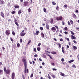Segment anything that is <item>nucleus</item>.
I'll list each match as a JSON object with an SVG mask.
<instances>
[{"mask_svg":"<svg viewBox=\"0 0 79 79\" xmlns=\"http://www.w3.org/2000/svg\"><path fill=\"white\" fill-rule=\"evenodd\" d=\"M22 61L24 63V66L25 67L24 68V74H26V69L27 68V61L26 59L24 57L23 58V59L22 60Z\"/></svg>","mask_w":79,"mask_h":79,"instance_id":"1","label":"nucleus"},{"mask_svg":"<svg viewBox=\"0 0 79 79\" xmlns=\"http://www.w3.org/2000/svg\"><path fill=\"white\" fill-rule=\"evenodd\" d=\"M4 72H5L7 74H8V75H10V74L11 71L9 69H6V67H4Z\"/></svg>","mask_w":79,"mask_h":79,"instance_id":"2","label":"nucleus"},{"mask_svg":"<svg viewBox=\"0 0 79 79\" xmlns=\"http://www.w3.org/2000/svg\"><path fill=\"white\" fill-rule=\"evenodd\" d=\"M5 34L6 35L8 36L11 34L10 32V30H7L5 31Z\"/></svg>","mask_w":79,"mask_h":79,"instance_id":"3","label":"nucleus"},{"mask_svg":"<svg viewBox=\"0 0 79 79\" xmlns=\"http://www.w3.org/2000/svg\"><path fill=\"white\" fill-rule=\"evenodd\" d=\"M63 19V17L62 16H59L57 17L56 18V20L57 21H62Z\"/></svg>","mask_w":79,"mask_h":79,"instance_id":"4","label":"nucleus"},{"mask_svg":"<svg viewBox=\"0 0 79 79\" xmlns=\"http://www.w3.org/2000/svg\"><path fill=\"white\" fill-rule=\"evenodd\" d=\"M51 31H52V32H56V28L55 27H52L51 29Z\"/></svg>","mask_w":79,"mask_h":79,"instance_id":"5","label":"nucleus"},{"mask_svg":"<svg viewBox=\"0 0 79 79\" xmlns=\"http://www.w3.org/2000/svg\"><path fill=\"white\" fill-rule=\"evenodd\" d=\"M1 16L3 18H5V15L4 14V13L2 11L1 12Z\"/></svg>","mask_w":79,"mask_h":79,"instance_id":"6","label":"nucleus"},{"mask_svg":"<svg viewBox=\"0 0 79 79\" xmlns=\"http://www.w3.org/2000/svg\"><path fill=\"white\" fill-rule=\"evenodd\" d=\"M29 4V2H28L25 1L23 3L24 5L25 6H26L27 5Z\"/></svg>","mask_w":79,"mask_h":79,"instance_id":"7","label":"nucleus"},{"mask_svg":"<svg viewBox=\"0 0 79 79\" xmlns=\"http://www.w3.org/2000/svg\"><path fill=\"white\" fill-rule=\"evenodd\" d=\"M12 79H14L15 77V73H13L11 75Z\"/></svg>","mask_w":79,"mask_h":79,"instance_id":"8","label":"nucleus"},{"mask_svg":"<svg viewBox=\"0 0 79 79\" xmlns=\"http://www.w3.org/2000/svg\"><path fill=\"white\" fill-rule=\"evenodd\" d=\"M39 31H38L36 32V33L34 34V35H39Z\"/></svg>","mask_w":79,"mask_h":79,"instance_id":"9","label":"nucleus"},{"mask_svg":"<svg viewBox=\"0 0 79 79\" xmlns=\"http://www.w3.org/2000/svg\"><path fill=\"white\" fill-rule=\"evenodd\" d=\"M21 36H22V37H23V36H24L25 35H26V32H25L24 33H21L20 34V35H21Z\"/></svg>","mask_w":79,"mask_h":79,"instance_id":"10","label":"nucleus"},{"mask_svg":"<svg viewBox=\"0 0 79 79\" xmlns=\"http://www.w3.org/2000/svg\"><path fill=\"white\" fill-rule=\"evenodd\" d=\"M46 26L47 29H49L50 28V26H49V25L48 24H47L46 25Z\"/></svg>","mask_w":79,"mask_h":79,"instance_id":"11","label":"nucleus"},{"mask_svg":"<svg viewBox=\"0 0 79 79\" xmlns=\"http://www.w3.org/2000/svg\"><path fill=\"white\" fill-rule=\"evenodd\" d=\"M3 74V70H0V75H2Z\"/></svg>","mask_w":79,"mask_h":79,"instance_id":"12","label":"nucleus"},{"mask_svg":"<svg viewBox=\"0 0 79 79\" xmlns=\"http://www.w3.org/2000/svg\"><path fill=\"white\" fill-rule=\"evenodd\" d=\"M71 39H76V37L73 36V35H72L71 36Z\"/></svg>","mask_w":79,"mask_h":79,"instance_id":"13","label":"nucleus"},{"mask_svg":"<svg viewBox=\"0 0 79 79\" xmlns=\"http://www.w3.org/2000/svg\"><path fill=\"white\" fill-rule=\"evenodd\" d=\"M41 36L42 37V38H44L45 35L43 33H41Z\"/></svg>","mask_w":79,"mask_h":79,"instance_id":"14","label":"nucleus"},{"mask_svg":"<svg viewBox=\"0 0 79 79\" xmlns=\"http://www.w3.org/2000/svg\"><path fill=\"white\" fill-rule=\"evenodd\" d=\"M48 76H47V77L48 78V79H52V78L51 77H50V74H48Z\"/></svg>","mask_w":79,"mask_h":79,"instance_id":"15","label":"nucleus"},{"mask_svg":"<svg viewBox=\"0 0 79 79\" xmlns=\"http://www.w3.org/2000/svg\"><path fill=\"white\" fill-rule=\"evenodd\" d=\"M73 61H74V60H72L69 61V63H72V62H73Z\"/></svg>","mask_w":79,"mask_h":79,"instance_id":"16","label":"nucleus"},{"mask_svg":"<svg viewBox=\"0 0 79 79\" xmlns=\"http://www.w3.org/2000/svg\"><path fill=\"white\" fill-rule=\"evenodd\" d=\"M51 53H52V54H55L56 55V52H51Z\"/></svg>","mask_w":79,"mask_h":79,"instance_id":"17","label":"nucleus"},{"mask_svg":"<svg viewBox=\"0 0 79 79\" xmlns=\"http://www.w3.org/2000/svg\"><path fill=\"white\" fill-rule=\"evenodd\" d=\"M14 7L15 8H19V6H18V5H15L14 6Z\"/></svg>","mask_w":79,"mask_h":79,"instance_id":"18","label":"nucleus"},{"mask_svg":"<svg viewBox=\"0 0 79 79\" xmlns=\"http://www.w3.org/2000/svg\"><path fill=\"white\" fill-rule=\"evenodd\" d=\"M60 75L62 76H64V73H62V72H60Z\"/></svg>","mask_w":79,"mask_h":79,"instance_id":"19","label":"nucleus"},{"mask_svg":"<svg viewBox=\"0 0 79 79\" xmlns=\"http://www.w3.org/2000/svg\"><path fill=\"white\" fill-rule=\"evenodd\" d=\"M64 48L63 47H62V52L63 53H64Z\"/></svg>","mask_w":79,"mask_h":79,"instance_id":"20","label":"nucleus"},{"mask_svg":"<svg viewBox=\"0 0 79 79\" xmlns=\"http://www.w3.org/2000/svg\"><path fill=\"white\" fill-rule=\"evenodd\" d=\"M42 57H43V58H46V55H45L44 54H43L42 55Z\"/></svg>","mask_w":79,"mask_h":79,"instance_id":"21","label":"nucleus"},{"mask_svg":"<svg viewBox=\"0 0 79 79\" xmlns=\"http://www.w3.org/2000/svg\"><path fill=\"white\" fill-rule=\"evenodd\" d=\"M12 35H14V36H15L16 35V33H15V32L14 31H12Z\"/></svg>","mask_w":79,"mask_h":79,"instance_id":"22","label":"nucleus"},{"mask_svg":"<svg viewBox=\"0 0 79 79\" xmlns=\"http://www.w3.org/2000/svg\"><path fill=\"white\" fill-rule=\"evenodd\" d=\"M50 23L52 24H53V20L52 19H51Z\"/></svg>","mask_w":79,"mask_h":79,"instance_id":"23","label":"nucleus"},{"mask_svg":"<svg viewBox=\"0 0 79 79\" xmlns=\"http://www.w3.org/2000/svg\"><path fill=\"white\" fill-rule=\"evenodd\" d=\"M40 49H41L40 47H38L37 48V50L38 51H40Z\"/></svg>","mask_w":79,"mask_h":79,"instance_id":"24","label":"nucleus"},{"mask_svg":"<svg viewBox=\"0 0 79 79\" xmlns=\"http://www.w3.org/2000/svg\"><path fill=\"white\" fill-rule=\"evenodd\" d=\"M21 13V10H20L18 12V14L19 15Z\"/></svg>","mask_w":79,"mask_h":79,"instance_id":"25","label":"nucleus"},{"mask_svg":"<svg viewBox=\"0 0 79 79\" xmlns=\"http://www.w3.org/2000/svg\"><path fill=\"white\" fill-rule=\"evenodd\" d=\"M0 4H5V2L3 0H2L1 2H0Z\"/></svg>","mask_w":79,"mask_h":79,"instance_id":"26","label":"nucleus"},{"mask_svg":"<svg viewBox=\"0 0 79 79\" xmlns=\"http://www.w3.org/2000/svg\"><path fill=\"white\" fill-rule=\"evenodd\" d=\"M48 56L50 57L51 60H53V57H51L50 55L49 54H48L47 55Z\"/></svg>","mask_w":79,"mask_h":79,"instance_id":"27","label":"nucleus"},{"mask_svg":"<svg viewBox=\"0 0 79 79\" xmlns=\"http://www.w3.org/2000/svg\"><path fill=\"white\" fill-rule=\"evenodd\" d=\"M3 55V53H1V52H0V58H2V55Z\"/></svg>","mask_w":79,"mask_h":79,"instance_id":"28","label":"nucleus"},{"mask_svg":"<svg viewBox=\"0 0 79 79\" xmlns=\"http://www.w3.org/2000/svg\"><path fill=\"white\" fill-rule=\"evenodd\" d=\"M73 48L74 50H77V47L74 46H73Z\"/></svg>","mask_w":79,"mask_h":79,"instance_id":"29","label":"nucleus"},{"mask_svg":"<svg viewBox=\"0 0 79 79\" xmlns=\"http://www.w3.org/2000/svg\"><path fill=\"white\" fill-rule=\"evenodd\" d=\"M15 23L16 26H19V24H18V23L17 22H15Z\"/></svg>","mask_w":79,"mask_h":79,"instance_id":"30","label":"nucleus"},{"mask_svg":"<svg viewBox=\"0 0 79 79\" xmlns=\"http://www.w3.org/2000/svg\"><path fill=\"white\" fill-rule=\"evenodd\" d=\"M73 16L75 18H76V15L74 14H73Z\"/></svg>","mask_w":79,"mask_h":79,"instance_id":"31","label":"nucleus"},{"mask_svg":"<svg viewBox=\"0 0 79 79\" xmlns=\"http://www.w3.org/2000/svg\"><path fill=\"white\" fill-rule=\"evenodd\" d=\"M58 44L59 45V48H61V44L60 43Z\"/></svg>","mask_w":79,"mask_h":79,"instance_id":"32","label":"nucleus"},{"mask_svg":"<svg viewBox=\"0 0 79 79\" xmlns=\"http://www.w3.org/2000/svg\"><path fill=\"white\" fill-rule=\"evenodd\" d=\"M70 32L72 34V35H74V33L72 31H70Z\"/></svg>","mask_w":79,"mask_h":79,"instance_id":"33","label":"nucleus"},{"mask_svg":"<svg viewBox=\"0 0 79 79\" xmlns=\"http://www.w3.org/2000/svg\"><path fill=\"white\" fill-rule=\"evenodd\" d=\"M26 72H27V73H29V69H26ZM27 73H26V74H27Z\"/></svg>","mask_w":79,"mask_h":79,"instance_id":"34","label":"nucleus"},{"mask_svg":"<svg viewBox=\"0 0 79 79\" xmlns=\"http://www.w3.org/2000/svg\"><path fill=\"white\" fill-rule=\"evenodd\" d=\"M51 76L52 77H53V78H55V77H56L55 76V75L53 74Z\"/></svg>","mask_w":79,"mask_h":79,"instance_id":"35","label":"nucleus"},{"mask_svg":"<svg viewBox=\"0 0 79 79\" xmlns=\"http://www.w3.org/2000/svg\"><path fill=\"white\" fill-rule=\"evenodd\" d=\"M33 50L35 52H37V50H36V48H34Z\"/></svg>","mask_w":79,"mask_h":79,"instance_id":"36","label":"nucleus"},{"mask_svg":"<svg viewBox=\"0 0 79 79\" xmlns=\"http://www.w3.org/2000/svg\"><path fill=\"white\" fill-rule=\"evenodd\" d=\"M18 48H19V46H20V44L19 43H18L17 45Z\"/></svg>","mask_w":79,"mask_h":79,"instance_id":"37","label":"nucleus"},{"mask_svg":"<svg viewBox=\"0 0 79 79\" xmlns=\"http://www.w3.org/2000/svg\"><path fill=\"white\" fill-rule=\"evenodd\" d=\"M64 8H67L68 7V6L67 5H64Z\"/></svg>","mask_w":79,"mask_h":79,"instance_id":"38","label":"nucleus"},{"mask_svg":"<svg viewBox=\"0 0 79 79\" xmlns=\"http://www.w3.org/2000/svg\"><path fill=\"white\" fill-rule=\"evenodd\" d=\"M45 52L46 53V54H48L49 53H50V52H49L48 51H45Z\"/></svg>","mask_w":79,"mask_h":79,"instance_id":"39","label":"nucleus"},{"mask_svg":"<svg viewBox=\"0 0 79 79\" xmlns=\"http://www.w3.org/2000/svg\"><path fill=\"white\" fill-rule=\"evenodd\" d=\"M31 40H29L28 42L27 45H29L30 44V43H31Z\"/></svg>","mask_w":79,"mask_h":79,"instance_id":"40","label":"nucleus"},{"mask_svg":"<svg viewBox=\"0 0 79 79\" xmlns=\"http://www.w3.org/2000/svg\"><path fill=\"white\" fill-rule=\"evenodd\" d=\"M52 3L53 5H56V3L54 2L53 1L52 2Z\"/></svg>","mask_w":79,"mask_h":79,"instance_id":"41","label":"nucleus"},{"mask_svg":"<svg viewBox=\"0 0 79 79\" xmlns=\"http://www.w3.org/2000/svg\"><path fill=\"white\" fill-rule=\"evenodd\" d=\"M70 23L72 24H73V20H70Z\"/></svg>","mask_w":79,"mask_h":79,"instance_id":"42","label":"nucleus"},{"mask_svg":"<svg viewBox=\"0 0 79 79\" xmlns=\"http://www.w3.org/2000/svg\"><path fill=\"white\" fill-rule=\"evenodd\" d=\"M59 7H58V6H57L56 7V10H59Z\"/></svg>","mask_w":79,"mask_h":79,"instance_id":"43","label":"nucleus"},{"mask_svg":"<svg viewBox=\"0 0 79 79\" xmlns=\"http://www.w3.org/2000/svg\"><path fill=\"white\" fill-rule=\"evenodd\" d=\"M54 26L55 27H56V29H58V26H56V25H54Z\"/></svg>","mask_w":79,"mask_h":79,"instance_id":"44","label":"nucleus"},{"mask_svg":"<svg viewBox=\"0 0 79 79\" xmlns=\"http://www.w3.org/2000/svg\"><path fill=\"white\" fill-rule=\"evenodd\" d=\"M33 76H34V74L33 73H31L30 76V77H32Z\"/></svg>","mask_w":79,"mask_h":79,"instance_id":"45","label":"nucleus"},{"mask_svg":"<svg viewBox=\"0 0 79 79\" xmlns=\"http://www.w3.org/2000/svg\"><path fill=\"white\" fill-rule=\"evenodd\" d=\"M43 10L44 12H46V11H47V10L45 8H44Z\"/></svg>","mask_w":79,"mask_h":79,"instance_id":"46","label":"nucleus"},{"mask_svg":"<svg viewBox=\"0 0 79 79\" xmlns=\"http://www.w3.org/2000/svg\"><path fill=\"white\" fill-rule=\"evenodd\" d=\"M61 61H62V62H63V61H64V58H62Z\"/></svg>","mask_w":79,"mask_h":79,"instance_id":"47","label":"nucleus"},{"mask_svg":"<svg viewBox=\"0 0 79 79\" xmlns=\"http://www.w3.org/2000/svg\"><path fill=\"white\" fill-rule=\"evenodd\" d=\"M40 45H41V43H40L38 44V47H39V46H40Z\"/></svg>","mask_w":79,"mask_h":79,"instance_id":"48","label":"nucleus"},{"mask_svg":"<svg viewBox=\"0 0 79 79\" xmlns=\"http://www.w3.org/2000/svg\"><path fill=\"white\" fill-rule=\"evenodd\" d=\"M64 30H65V31H67L68 30V28L67 27H65L64 28Z\"/></svg>","mask_w":79,"mask_h":79,"instance_id":"49","label":"nucleus"},{"mask_svg":"<svg viewBox=\"0 0 79 79\" xmlns=\"http://www.w3.org/2000/svg\"><path fill=\"white\" fill-rule=\"evenodd\" d=\"M20 42L21 43H22V42H23V39H20Z\"/></svg>","mask_w":79,"mask_h":79,"instance_id":"50","label":"nucleus"},{"mask_svg":"<svg viewBox=\"0 0 79 79\" xmlns=\"http://www.w3.org/2000/svg\"><path fill=\"white\" fill-rule=\"evenodd\" d=\"M28 12H29V13H30L31 12V9L29 8L28 9Z\"/></svg>","mask_w":79,"mask_h":79,"instance_id":"51","label":"nucleus"},{"mask_svg":"<svg viewBox=\"0 0 79 79\" xmlns=\"http://www.w3.org/2000/svg\"><path fill=\"white\" fill-rule=\"evenodd\" d=\"M52 69L53 71H56V70H57V69L55 68H53Z\"/></svg>","mask_w":79,"mask_h":79,"instance_id":"52","label":"nucleus"},{"mask_svg":"<svg viewBox=\"0 0 79 79\" xmlns=\"http://www.w3.org/2000/svg\"><path fill=\"white\" fill-rule=\"evenodd\" d=\"M11 13L12 14H15V11H13L11 12Z\"/></svg>","mask_w":79,"mask_h":79,"instance_id":"53","label":"nucleus"},{"mask_svg":"<svg viewBox=\"0 0 79 79\" xmlns=\"http://www.w3.org/2000/svg\"><path fill=\"white\" fill-rule=\"evenodd\" d=\"M68 25L69 26H71V23H70V22H69V21H68Z\"/></svg>","mask_w":79,"mask_h":79,"instance_id":"54","label":"nucleus"},{"mask_svg":"<svg viewBox=\"0 0 79 79\" xmlns=\"http://www.w3.org/2000/svg\"><path fill=\"white\" fill-rule=\"evenodd\" d=\"M40 30H43V27H40Z\"/></svg>","mask_w":79,"mask_h":79,"instance_id":"55","label":"nucleus"},{"mask_svg":"<svg viewBox=\"0 0 79 79\" xmlns=\"http://www.w3.org/2000/svg\"><path fill=\"white\" fill-rule=\"evenodd\" d=\"M60 41H61V42H62V41H63V39L61 38L60 39Z\"/></svg>","mask_w":79,"mask_h":79,"instance_id":"56","label":"nucleus"},{"mask_svg":"<svg viewBox=\"0 0 79 79\" xmlns=\"http://www.w3.org/2000/svg\"><path fill=\"white\" fill-rule=\"evenodd\" d=\"M73 42H74V44H77V42H76V41L74 40L73 41Z\"/></svg>","mask_w":79,"mask_h":79,"instance_id":"57","label":"nucleus"},{"mask_svg":"<svg viewBox=\"0 0 79 79\" xmlns=\"http://www.w3.org/2000/svg\"><path fill=\"white\" fill-rule=\"evenodd\" d=\"M10 40H11V41H13V38L11 37H10Z\"/></svg>","mask_w":79,"mask_h":79,"instance_id":"58","label":"nucleus"},{"mask_svg":"<svg viewBox=\"0 0 79 79\" xmlns=\"http://www.w3.org/2000/svg\"><path fill=\"white\" fill-rule=\"evenodd\" d=\"M38 56V55L37 54H35L34 56V57H37Z\"/></svg>","mask_w":79,"mask_h":79,"instance_id":"59","label":"nucleus"},{"mask_svg":"<svg viewBox=\"0 0 79 79\" xmlns=\"http://www.w3.org/2000/svg\"><path fill=\"white\" fill-rule=\"evenodd\" d=\"M42 65H43V66H44V65H45V63L44 62H43L42 64Z\"/></svg>","mask_w":79,"mask_h":79,"instance_id":"60","label":"nucleus"},{"mask_svg":"<svg viewBox=\"0 0 79 79\" xmlns=\"http://www.w3.org/2000/svg\"><path fill=\"white\" fill-rule=\"evenodd\" d=\"M52 66H55V63H52Z\"/></svg>","mask_w":79,"mask_h":79,"instance_id":"61","label":"nucleus"},{"mask_svg":"<svg viewBox=\"0 0 79 79\" xmlns=\"http://www.w3.org/2000/svg\"><path fill=\"white\" fill-rule=\"evenodd\" d=\"M60 32L61 34H62V33H63V31H62V30H60Z\"/></svg>","mask_w":79,"mask_h":79,"instance_id":"62","label":"nucleus"},{"mask_svg":"<svg viewBox=\"0 0 79 79\" xmlns=\"http://www.w3.org/2000/svg\"><path fill=\"white\" fill-rule=\"evenodd\" d=\"M2 49L3 51L5 50V48L4 47H2Z\"/></svg>","mask_w":79,"mask_h":79,"instance_id":"63","label":"nucleus"},{"mask_svg":"<svg viewBox=\"0 0 79 79\" xmlns=\"http://www.w3.org/2000/svg\"><path fill=\"white\" fill-rule=\"evenodd\" d=\"M64 34H68V32L66 31H65L64 32Z\"/></svg>","mask_w":79,"mask_h":79,"instance_id":"64","label":"nucleus"}]
</instances>
